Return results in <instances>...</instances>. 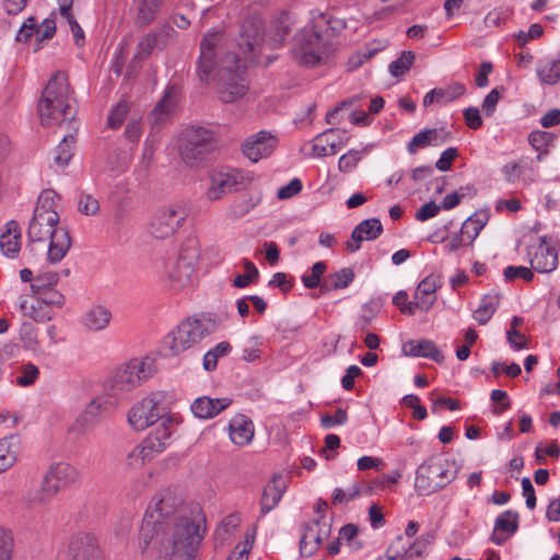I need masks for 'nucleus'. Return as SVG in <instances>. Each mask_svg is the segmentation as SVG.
I'll use <instances>...</instances> for the list:
<instances>
[{
    "mask_svg": "<svg viewBox=\"0 0 560 560\" xmlns=\"http://www.w3.org/2000/svg\"><path fill=\"white\" fill-rule=\"evenodd\" d=\"M222 35L218 31H209L200 43V56L197 62V73L202 82H208L218 69L219 97L224 103H231L241 98L247 89L238 58L235 54H226L218 61V55L223 52Z\"/></svg>",
    "mask_w": 560,
    "mask_h": 560,
    "instance_id": "obj_1",
    "label": "nucleus"
},
{
    "mask_svg": "<svg viewBox=\"0 0 560 560\" xmlns=\"http://www.w3.org/2000/svg\"><path fill=\"white\" fill-rule=\"evenodd\" d=\"M184 521L198 522V532H205V522L198 506L189 510L183 505L182 497L172 489L156 493L149 503L139 533V547L144 552L152 544V539L160 536L166 527L183 523Z\"/></svg>",
    "mask_w": 560,
    "mask_h": 560,
    "instance_id": "obj_2",
    "label": "nucleus"
},
{
    "mask_svg": "<svg viewBox=\"0 0 560 560\" xmlns=\"http://www.w3.org/2000/svg\"><path fill=\"white\" fill-rule=\"evenodd\" d=\"M56 197L57 195L52 190L40 194L27 230L31 242L49 240L47 259L51 264L59 262L71 247L68 230L59 225L60 218L56 210Z\"/></svg>",
    "mask_w": 560,
    "mask_h": 560,
    "instance_id": "obj_3",
    "label": "nucleus"
},
{
    "mask_svg": "<svg viewBox=\"0 0 560 560\" xmlns=\"http://www.w3.org/2000/svg\"><path fill=\"white\" fill-rule=\"evenodd\" d=\"M38 112L42 124L46 127L72 124L77 108L65 72L55 73L48 81L38 103Z\"/></svg>",
    "mask_w": 560,
    "mask_h": 560,
    "instance_id": "obj_4",
    "label": "nucleus"
},
{
    "mask_svg": "<svg viewBox=\"0 0 560 560\" xmlns=\"http://www.w3.org/2000/svg\"><path fill=\"white\" fill-rule=\"evenodd\" d=\"M202 537L203 532H198V522L184 521L166 527L152 539L148 549L158 550V560H192Z\"/></svg>",
    "mask_w": 560,
    "mask_h": 560,
    "instance_id": "obj_5",
    "label": "nucleus"
},
{
    "mask_svg": "<svg viewBox=\"0 0 560 560\" xmlns=\"http://www.w3.org/2000/svg\"><path fill=\"white\" fill-rule=\"evenodd\" d=\"M326 22L319 14H312L310 22L294 36L292 54L304 66H316L334 51L327 35L322 33Z\"/></svg>",
    "mask_w": 560,
    "mask_h": 560,
    "instance_id": "obj_6",
    "label": "nucleus"
},
{
    "mask_svg": "<svg viewBox=\"0 0 560 560\" xmlns=\"http://www.w3.org/2000/svg\"><path fill=\"white\" fill-rule=\"evenodd\" d=\"M217 320L207 314L195 315L180 322L164 340L168 355H177L197 345L215 331Z\"/></svg>",
    "mask_w": 560,
    "mask_h": 560,
    "instance_id": "obj_7",
    "label": "nucleus"
},
{
    "mask_svg": "<svg viewBox=\"0 0 560 560\" xmlns=\"http://www.w3.org/2000/svg\"><path fill=\"white\" fill-rule=\"evenodd\" d=\"M155 372L156 364L153 358H133L113 372L107 381V389L112 396L129 393L147 382Z\"/></svg>",
    "mask_w": 560,
    "mask_h": 560,
    "instance_id": "obj_8",
    "label": "nucleus"
},
{
    "mask_svg": "<svg viewBox=\"0 0 560 560\" xmlns=\"http://www.w3.org/2000/svg\"><path fill=\"white\" fill-rule=\"evenodd\" d=\"M455 478L453 463L441 457H431L418 467L415 489L420 495H429L446 487Z\"/></svg>",
    "mask_w": 560,
    "mask_h": 560,
    "instance_id": "obj_9",
    "label": "nucleus"
},
{
    "mask_svg": "<svg viewBox=\"0 0 560 560\" xmlns=\"http://www.w3.org/2000/svg\"><path fill=\"white\" fill-rule=\"evenodd\" d=\"M214 149V136L208 128L191 126L180 133L179 155L190 167L199 165Z\"/></svg>",
    "mask_w": 560,
    "mask_h": 560,
    "instance_id": "obj_10",
    "label": "nucleus"
},
{
    "mask_svg": "<svg viewBox=\"0 0 560 560\" xmlns=\"http://www.w3.org/2000/svg\"><path fill=\"white\" fill-rule=\"evenodd\" d=\"M188 217V208L183 202L159 207L150 222V232L155 238L164 240L173 236Z\"/></svg>",
    "mask_w": 560,
    "mask_h": 560,
    "instance_id": "obj_11",
    "label": "nucleus"
},
{
    "mask_svg": "<svg viewBox=\"0 0 560 560\" xmlns=\"http://www.w3.org/2000/svg\"><path fill=\"white\" fill-rule=\"evenodd\" d=\"M253 182L254 174L247 171L231 168L218 172L211 177L207 198L211 201L219 200L229 194L249 187Z\"/></svg>",
    "mask_w": 560,
    "mask_h": 560,
    "instance_id": "obj_12",
    "label": "nucleus"
},
{
    "mask_svg": "<svg viewBox=\"0 0 560 560\" xmlns=\"http://www.w3.org/2000/svg\"><path fill=\"white\" fill-rule=\"evenodd\" d=\"M165 412L163 395L152 393L131 407L128 412V422L135 430L143 431L162 419Z\"/></svg>",
    "mask_w": 560,
    "mask_h": 560,
    "instance_id": "obj_13",
    "label": "nucleus"
},
{
    "mask_svg": "<svg viewBox=\"0 0 560 560\" xmlns=\"http://www.w3.org/2000/svg\"><path fill=\"white\" fill-rule=\"evenodd\" d=\"M278 139L271 132L261 130L248 136L243 144V154L252 162L268 158L275 151Z\"/></svg>",
    "mask_w": 560,
    "mask_h": 560,
    "instance_id": "obj_14",
    "label": "nucleus"
},
{
    "mask_svg": "<svg viewBox=\"0 0 560 560\" xmlns=\"http://www.w3.org/2000/svg\"><path fill=\"white\" fill-rule=\"evenodd\" d=\"M116 407L112 397L98 396L92 399L78 417L75 423L83 431L92 429L103 416L109 413Z\"/></svg>",
    "mask_w": 560,
    "mask_h": 560,
    "instance_id": "obj_15",
    "label": "nucleus"
},
{
    "mask_svg": "<svg viewBox=\"0 0 560 560\" xmlns=\"http://www.w3.org/2000/svg\"><path fill=\"white\" fill-rule=\"evenodd\" d=\"M349 140L345 130L327 129L314 139L313 154L318 158L336 154Z\"/></svg>",
    "mask_w": 560,
    "mask_h": 560,
    "instance_id": "obj_16",
    "label": "nucleus"
},
{
    "mask_svg": "<svg viewBox=\"0 0 560 560\" xmlns=\"http://www.w3.org/2000/svg\"><path fill=\"white\" fill-rule=\"evenodd\" d=\"M173 33L174 30L170 25H163L149 32L138 43L133 61H142L147 59L155 48L160 50L163 49Z\"/></svg>",
    "mask_w": 560,
    "mask_h": 560,
    "instance_id": "obj_17",
    "label": "nucleus"
},
{
    "mask_svg": "<svg viewBox=\"0 0 560 560\" xmlns=\"http://www.w3.org/2000/svg\"><path fill=\"white\" fill-rule=\"evenodd\" d=\"M68 552L71 560H101L97 540L90 534L73 535Z\"/></svg>",
    "mask_w": 560,
    "mask_h": 560,
    "instance_id": "obj_18",
    "label": "nucleus"
},
{
    "mask_svg": "<svg viewBox=\"0 0 560 560\" xmlns=\"http://www.w3.org/2000/svg\"><path fill=\"white\" fill-rule=\"evenodd\" d=\"M177 97L178 90L175 86H168L165 90L163 97L159 101L149 116L152 131L159 130L162 125L171 119L177 104Z\"/></svg>",
    "mask_w": 560,
    "mask_h": 560,
    "instance_id": "obj_19",
    "label": "nucleus"
},
{
    "mask_svg": "<svg viewBox=\"0 0 560 560\" xmlns=\"http://www.w3.org/2000/svg\"><path fill=\"white\" fill-rule=\"evenodd\" d=\"M383 233V224L376 218H371L360 222L351 233L350 241L347 242L346 247L349 252L354 253L360 249V244L363 241H374Z\"/></svg>",
    "mask_w": 560,
    "mask_h": 560,
    "instance_id": "obj_20",
    "label": "nucleus"
},
{
    "mask_svg": "<svg viewBox=\"0 0 560 560\" xmlns=\"http://www.w3.org/2000/svg\"><path fill=\"white\" fill-rule=\"evenodd\" d=\"M262 21L258 16H250L242 25L240 47L245 48V52L254 55L256 48L265 43V36L261 33Z\"/></svg>",
    "mask_w": 560,
    "mask_h": 560,
    "instance_id": "obj_21",
    "label": "nucleus"
},
{
    "mask_svg": "<svg viewBox=\"0 0 560 560\" xmlns=\"http://www.w3.org/2000/svg\"><path fill=\"white\" fill-rule=\"evenodd\" d=\"M440 287V279L434 275L425 277L417 287L413 299L415 305L422 312H428L436 301V289Z\"/></svg>",
    "mask_w": 560,
    "mask_h": 560,
    "instance_id": "obj_22",
    "label": "nucleus"
},
{
    "mask_svg": "<svg viewBox=\"0 0 560 560\" xmlns=\"http://www.w3.org/2000/svg\"><path fill=\"white\" fill-rule=\"evenodd\" d=\"M232 402L231 398H210L208 396L198 397L191 404L192 413L200 419H210L215 417Z\"/></svg>",
    "mask_w": 560,
    "mask_h": 560,
    "instance_id": "obj_23",
    "label": "nucleus"
},
{
    "mask_svg": "<svg viewBox=\"0 0 560 560\" xmlns=\"http://www.w3.org/2000/svg\"><path fill=\"white\" fill-rule=\"evenodd\" d=\"M195 256H180L168 272L170 281L175 290L189 284L195 272Z\"/></svg>",
    "mask_w": 560,
    "mask_h": 560,
    "instance_id": "obj_24",
    "label": "nucleus"
},
{
    "mask_svg": "<svg viewBox=\"0 0 560 560\" xmlns=\"http://www.w3.org/2000/svg\"><path fill=\"white\" fill-rule=\"evenodd\" d=\"M19 310L23 316L32 318L38 323L48 322L54 317L52 310H50L38 296H35L33 300L27 296H20Z\"/></svg>",
    "mask_w": 560,
    "mask_h": 560,
    "instance_id": "obj_25",
    "label": "nucleus"
},
{
    "mask_svg": "<svg viewBox=\"0 0 560 560\" xmlns=\"http://www.w3.org/2000/svg\"><path fill=\"white\" fill-rule=\"evenodd\" d=\"M21 229L15 220L9 221L0 234V250L9 258L18 256L21 249Z\"/></svg>",
    "mask_w": 560,
    "mask_h": 560,
    "instance_id": "obj_26",
    "label": "nucleus"
},
{
    "mask_svg": "<svg viewBox=\"0 0 560 560\" xmlns=\"http://www.w3.org/2000/svg\"><path fill=\"white\" fill-rule=\"evenodd\" d=\"M231 441L238 446L249 444L254 438V424L244 415L235 416L229 424Z\"/></svg>",
    "mask_w": 560,
    "mask_h": 560,
    "instance_id": "obj_27",
    "label": "nucleus"
},
{
    "mask_svg": "<svg viewBox=\"0 0 560 560\" xmlns=\"http://www.w3.org/2000/svg\"><path fill=\"white\" fill-rule=\"evenodd\" d=\"M530 266L538 272L548 273L558 266V254L555 248L545 243L539 244L530 257Z\"/></svg>",
    "mask_w": 560,
    "mask_h": 560,
    "instance_id": "obj_28",
    "label": "nucleus"
},
{
    "mask_svg": "<svg viewBox=\"0 0 560 560\" xmlns=\"http://www.w3.org/2000/svg\"><path fill=\"white\" fill-rule=\"evenodd\" d=\"M112 320V312L103 305L91 306L82 316V325L92 332L106 329Z\"/></svg>",
    "mask_w": 560,
    "mask_h": 560,
    "instance_id": "obj_29",
    "label": "nucleus"
},
{
    "mask_svg": "<svg viewBox=\"0 0 560 560\" xmlns=\"http://www.w3.org/2000/svg\"><path fill=\"white\" fill-rule=\"evenodd\" d=\"M402 351L406 355L428 358L438 363L444 359L442 351L428 339L410 340L404 345Z\"/></svg>",
    "mask_w": 560,
    "mask_h": 560,
    "instance_id": "obj_30",
    "label": "nucleus"
},
{
    "mask_svg": "<svg viewBox=\"0 0 560 560\" xmlns=\"http://www.w3.org/2000/svg\"><path fill=\"white\" fill-rule=\"evenodd\" d=\"M46 474L60 490L73 486L80 479L78 469L63 462L50 466Z\"/></svg>",
    "mask_w": 560,
    "mask_h": 560,
    "instance_id": "obj_31",
    "label": "nucleus"
},
{
    "mask_svg": "<svg viewBox=\"0 0 560 560\" xmlns=\"http://www.w3.org/2000/svg\"><path fill=\"white\" fill-rule=\"evenodd\" d=\"M287 489L285 480L282 476H275L265 487L261 497V512L268 513L280 502L282 494Z\"/></svg>",
    "mask_w": 560,
    "mask_h": 560,
    "instance_id": "obj_32",
    "label": "nucleus"
},
{
    "mask_svg": "<svg viewBox=\"0 0 560 560\" xmlns=\"http://www.w3.org/2000/svg\"><path fill=\"white\" fill-rule=\"evenodd\" d=\"M536 74L542 84L556 85L560 82V52L557 57H546L536 65Z\"/></svg>",
    "mask_w": 560,
    "mask_h": 560,
    "instance_id": "obj_33",
    "label": "nucleus"
},
{
    "mask_svg": "<svg viewBox=\"0 0 560 560\" xmlns=\"http://www.w3.org/2000/svg\"><path fill=\"white\" fill-rule=\"evenodd\" d=\"M20 441L10 435L0 440V475L10 469L18 460Z\"/></svg>",
    "mask_w": 560,
    "mask_h": 560,
    "instance_id": "obj_34",
    "label": "nucleus"
},
{
    "mask_svg": "<svg viewBox=\"0 0 560 560\" xmlns=\"http://www.w3.org/2000/svg\"><path fill=\"white\" fill-rule=\"evenodd\" d=\"M170 420L163 421L152 433H150L144 442L150 445L155 456L162 453L170 444L172 436L171 429L168 427Z\"/></svg>",
    "mask_w": 560,
    "mask_h": 560,
    "instance_id": "obj_35",
    "label": "nucleus"
},
{
    "mask_svg": "<svg viewBox=\"0 0 560 560\" xmlns=\"http://www.w3.org/2000/svg\"><path fill=\"white\" fill-rule=\"evenodd\" d=\"M500 305V295L498 293H489L482 296L479 306L474 312V318L479 325H486Z\"/></svg>",
    "mask_w": 560,
    "mask_h": 560,
    "instance_id": "obj_36",
    "label": "nucleus"
},
{
    "mask_svg": "<svg viewBox=\"0 0 560 560\" xmlns=\"http://www.w3.org/2000/svg\"><path fill=\"white\" fill-rule=\"evenodd\" d=\"M319 521H315L313 524L308 525L305 528L304 534L302 535L301 541H300V548L302 555H312L313 549L316 548L324 537L327 535V532L319 530Z\"/></svg>",
    "mask_w": 560,
    "mask_h": 560,
    "instance_id": "obj_37",
    "label": "nucleus"
},
{
    "mask_svg": "<svg viewBox=\"0 0 560 560\" xmlns=\"http://www.w3.org/2000/svg\"><path fill=\"white\" fill-rule=\"evenodd\" d=\"M354 279V271L351 268H342L330 273L320 284L323 291L340 290L349 287Z\"/></svg>",
    "mask_w": 560,
    "mask_h": 560,
    "instance_id": "obj_38",
    "label": "nucleus"
},
{
    "mask_svg": "<svg viewBox=\"0 0 560 560\" xmlns=\"http://www.w3.org/2000/svg\"><path fill=\"white\" fill-rule=\"evenodd\" d=\"M60 492L57 485L45 474L40 487L34 492L31 502L38 505H46Z\"/></svg>",
    "mask_w": 560,
    "mask_h": 560,
    "instance_id": "obj_39",
    "label": "nucleus"
},
{
    "mask_svg": "<svg viewBox=\"0 0 560 560\" xmlns=\"http://www.w3.org/2000/svg\"><path fill=\"white\" fill-rule=\"evenodd\" d=\"M75 138L72 133L63 136L62 141L54 151V162L56 166L63 168L68 165L73 154L72 150Z\"/></svg>",
    "mask_w": 560,
    "mask_h": 560,
    "instance_id": "obj_40",
    "label": "nucleus"
},
{
    "mask_svg": "<svg viewBox=\"0 0 560 560\" xmlns=\"http://www.w3.org/2000/svg\"><path fill=\"white\" fill-rule=\"evenodd\" d=\"M151 446L144 442L135 446L127 456V465L131 468H140L145 463L152 460L155 454L150 448Z\"/></svg>",
    "mask_w": 560,
    "mask_h": 560,
    "instance_id": "obj_41",
    "label": "nucleus"
},
{
    "mask_svg": "<svg viewBox=\"0 0 560 560\" xmlns=\"http://www.w3.org/2000/svg\"><path fill=\"white\" fill-rule=\"evenodd\" d=\"M72 2L73 0H61L59 10L61 16L66 19L70 26L75 45L80 46L84 40V32L71 13Z\"/></svg>",
    "mask_w": 560,
    "mask_h": 560,
    "instance_id": "obj_42",
    "label": "nucleus"
},
{
    "mask_svg": "<svg viewBox=\"0 0 560 560\" xmlns=\"http://www.w3.org/2000/svg\"><path fill=\"white\" fill-rule=\"evenodd\" d=\"M59 282V275L56 271H45L37 275L31 283L34 295L43 294L46 290L55 288Z\"/></svg>",
    "mask_w": 560,
    "mask_h": 560,
    "instance_id": "obj_43",
    "label": "nucleus"
},
{
    "mask_svg": "<svg viewBox=\"0 0 560 560\" xmlns=\"http://www.w3.org/2000/svg\"><path fill=\"white\" fill-rule=\"evenodd\" d=\"M312 14L322 15V19L326 22L325 26L322 28V33L325 36L327 35L328 43L334 49V38L346 28V22L341 19L331 18L322 12H312Z\"/></svg>",
    "mask_w": 560,
    "mask_h": 560,
    "instance_id": "obj_44",
    "label": "nucleus"
},
{
    "mask_svg": "<svg viewBox=\"0 0 560 560\" xmlns=\"http://www.w3.org/2000/svg\"><path fill=\"white\" fill-rule=\"evenodd\" d=\"M163 2L164 0H142L138 10L139 23L143 25L151 23L162 7Z\"/></svg>",
    "mask_w": 560,
    "mask_h": 560,
    "instance_id": "obj_45",
    "label": "nucleus"
},
{
    "mask_svg": "<svg viewBox=\"0 0 560 560\" xmlns=\"http://www.w3.org/2000/svg\"><path fill=\"white\" fill-rule=\"evenodd\" d=\"M231 349L232 347L228 341L218 343L213 349L209 350L203 355V368L207 371H213L217 368L218 359L226 355Z\"/></svg>",
    "mask_w": 560,
    "mask_h": 560,
    "instance_id": "obj_46",
    "label": "nucleus"
},
{
    "mask_svg": "<svg viewBox=\"0 0 560 560\" xmlns=\"http://www.w3.org/2000/svg\"><path fill=\"white\" fill-rule=\"evenodd\" d=\"M256 206L250 198L235 199L228 209V217L231 220H238L248 214Z\"/></svg>",
    "mask_w": 560,
    "mask_h": 560,
    "instance_id": "obj_47",
    "label": "nucleus"
},
{
    "mask_svg": "<svg viewBox=\"0 0 560 560\" xmlns=\"http://www.w3.org/2000/svg\"><path fill=\"white\" fill-rule=\"evenodd\" d=\"M518 528V514L513 511H505L503 512L498 518L495 520L494 529L495 532H505L513 534Z\"/></svg>",
    "mask_w": 560,
    "mask_h": 560,
    "instance_id": "obj_48",
    "label": "nucleus"
},
{
    "mask_svg": "<svg viewBox=\"0 0 560 560\" xmlns=\"http://www.w3.org/2000/svg\"><path fill=\"white\" fill-rule=\"evenodd\" d=\"M485 223L474 217L468 218L462 225L459 233L466 241V244L471 245L476 237L479 235Z\"/></svg>",
    "mask_w": 560,
    "mask_h": 560,
    "instance_id": "obj_49",
    "label": "nucleus"
},
{
    "mask_svg": "<svg viewBox=\"0 0 560 560\" xmlns=\"http://www.w3.org/2000/svg\"><path fill=\"white\" fill-rule=\"evenodd\" d=\"M415 61V54L412 51H402L401 56L392 61L389 65V72L394 77L404 75L412 66Z\"/></svg>",
    "mask_w": 560,
    "mask_h": 560,
    "instance_id": "obj_50",
    "label": "nucleus"
},
{
    "mask_svg": "<svg viewBox=\"0 0 560 560\" xmlns=\"http://www.w3.org/2000/svg\"><path fill=\"white\" fill-rule=\"evenodd\" d=\"M244 268H245L246 272L243 275L236 276L233 280V285L235 288H246L252 282L257 280L259 277L258 269L250 260H247V259L244 260Z\"/></svg>",
    "mask_w": 560,
    "mask_h": 560,
    "instance_id": "obj_51",
    "label": "nucleus"
},
{
    "mask_svg": "<svg viewBox=\"0 0 560 560\" xmlns=\"http://www.w3.org/2000/svg\"><path fill=\"white\" fill-rule=\"evenodd\" d=\"M365 152L366 149H363L362 151L350 150L346 154L341 155L338 161L339 171L342 173H349L353 171Z\"/></svg>",
    "mask_w": 560,
    "mask_h": 560,
    "instance_id": "obj_52",
    "label": "nucleus"
},
{
    "mask_svg": "<svg viewBox=\"0 0 560 560\" xmlns=\"http://www.w3.org/2000/svg\"><path fill=\"white\" fill-rule=\"evenodd\" d=\"M438 102H452L466 93V88L460 82H454L444 89H435Z\"/></svg>",
    "mask_w": 560,
    "mask_h": 560,
    "instance_id": "obj_53",
    "label": "nucleus"
},
{
    "mask_svg": "<svg viewBox=\"0 0 560 560\" xmlns=\"http://www.w3.org/2000/svg\"><path fill=\"white\" fill-rule=\"evenodd\" d=\"M326 264L324 261H317L313 265L310 275L302 277L303 284L308 289L317 288L320 284V278L326 271Z\"/></svg>",
    "mask_w": 560,
    "mask_h": 560,
    "instance_id": "obj_54",
    "label": "nucleus"
},
{
    "mask_svg": "<svg viewBox=\"0 0 560 560\" xmlns=\"http://www.w3.org/2000/svg\"><path fill=\"white\" fill-rule=\"evenodd\" d=\"M14 538L10 530L0 528V560H12Z\"/></svg>",
    "mask_w": 560,
    "mask_h": 560,
    "instance_id": "obj_55",
    "label": "nucleus"
},
{
    "mask_svg": "<svg viewBox=\"0 0 560 560\" xmlns=\"http://www.w3.org/2000/svg\"><path fill=\"white\" fill-rule=\"evenodd\" d=\"M361 492V487L358 482H354L348 491L340 488H336L332 494V504L341 505L357 498Z\"/></svg>",
    "mask_w": 560,
    "mask_h": 560,
    "instance_id": "obj_56",
    "label": "nucleus"
},
{
    "mask_svg": "<svg viewBox=\"0 0 560 560\" xmlns=\"http://www.w3.org/2000/svg\"><path fill=\"white\" fill-rule=\"evenodd\" d=\"M39 376L38 368L33 363L24 364L21 368V374L16 377V384L26 387L34 384Z\"/></svg>",
    "mask_w": 560,
    "mask_h": 560,
    "instance_id": "obj_57",
    "label": "nucleus"
},
{
    "mask_svg": "<svg viewBox=\"0 0 560 560\" xmlns=\"http://www.w3.org/2000/svg\"><path fill=\"white\" fill-rule=\"evenodd\" d=\"M129 112V104L127 101H120L110 112L107 124L110 128H118L125 120Z\"/></svg>",
    "mask_w": 560,
    "mask_h": 560,
    "instance_id": "obj_58",
    "label": "nucleus"
},
{
    "mask_svg": "<svg viewBox=\"0 0 560 560\" xmlns=\"http://www.w3.org/2000/svg\"><path fill=\"white\" fill-rule=\"evenodd\" d=\"M288 34H289V27L285 24V22L284 21L277 22L275 25H272V27L269 31L268 38H267L268 45L270 47H276V46L280 45L284 40V38L287 37Z\"/></svg>",
    "mask_w": 560,
    "mask_h": 560,
    "instance_id": "obj_59",
    "label": "nucleus"
},
{
    "mask_svg": "<svg viewBox=\"0 0 560 560\" xmlns=\"http://www.w3.org/2000/svg\"><path fill=\"white\" fill-rule=\"evenodd\" d=\"M393 303L399 308L405 315H413L418 310L413 301H408V294L405 291L397 292L393 298Z\"/></svg>",
    "mask_w": 560,
    "mask_h": 560,
    "instance_id": "obj_60",
    "label": "nucleus"
},
{
    "mask_svg": "<svg viewBox=\"0 0 560 560\" xmlns=\"http://www.w3.org/2000/svg\"><path fill=\"white\" fill-rule=\"evenodd\" d=\"M504 278L508 281H512L516 278H521L525 280L526 282H529L534 278L533 271L524 266H509L504 269Z\"/></svg>",
    "mask_w": 560,
    "mask_h": 560,
    "instance_id": "obj_61",
    "label": "nucleus"
},
{
    "mask_svg": "<svg viewBox=\"0 0 560 560\" xmlns=\"http://www.w3.org/2000/svg\"><path fill=\"white\" fill-rule=\"evenodd\" d=\"M35 296H38L40 300L44 301V303L52 310V307H62L65 304V296L62 293L57 291L55 288L50 290H46L43 294H36Z\"/></svg>",
    "mask_w": 560,
    "mask_h": 560,
    "instance_id": "obj_62",
    "label": "nucleus"
},
{
    "mask_svg": "<svg viewBox=\"0 0 560 560\" xmlns=\"http://www.w3.org/2000/svg\"><path fill=\"white\" fill-rule=\"evenodd\" d=\"M255 539L254 534L247 533L242 545L236 546L235 551L226 560H247L248 553L253 547Z\"/></svg>",
    "mask_w": 560,
    "mask_h": 560,
    "instance_id": "obj_63",
    "label": "nucleus"
},
{
    "mask_svg": "<svg viewBox=\"0 0 560 560\" xmlns=\"http://www.w3.org/2000/svg\"><path fill=\"white\" fill-rule=\"evenodd\" d=\"M78 206L80 212L85 215H95L100 210L98 201L90 195L81 196Z\"/></svg>",
    "mask_w": 560,
    "mask_h": 560,
    "instance_id": "obj_64",
    "label": "nucleus"
}]
</instances>
